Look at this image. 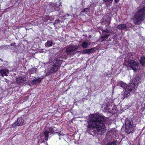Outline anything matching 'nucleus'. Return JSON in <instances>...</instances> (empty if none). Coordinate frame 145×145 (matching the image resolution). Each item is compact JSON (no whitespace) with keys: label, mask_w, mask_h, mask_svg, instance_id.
I'll return each instance as SVG.
<instances>
[{"label":"nucleus","mask_w":145,"mask_h":145,"mask_svg":"<svg viewBox=\"0 0 145 145\" xmlns=\"http://www.w3.org/2000/svg\"><path fill=\"white\" fill-rule=\"evenodd\" d=\"M108 118L101 114L93 116L91 119V121L88 125V128H93L94 132L102 135L106 130L105 124Z\"/></svg>","instance_id":"nucleus-1"},{"label":"nucleus","mask_w":145,"mask_h":145,"mask_svg":"<svg viewBox=\"0 0 145 145\" xmlns=\"http://www.w3.org/2000/svg\"><path fill=\"white\" fill-rule=\"evenodd\" d=\"M145 19V6L139 9L134 16L133 21L136 25H140Z\"/></svg>","instance_id":"nucleus-2"},{"label":"nucleus","mask_w":145,"mask_h":145,"mask_svg":"<svg viewBox=\"0 0 145 145\" xmlns=\"http://www.w3.org/2000/svg\"><path fill=\"white\" fill-rule=\"evenodd\" d=\"M123 65L128 67H129L135 72L137 71L140 69V66L139 63L133 60L128 59L127 58L125 59Z\"/></svg>","instance_id":"nucleus-3"},{"label":"nucleus","mask_w":145,"mask_h":145,"mask_svg":"<svg viewBox=\"0 0 145 145\" xmlns=\"http://www.w3.org/2000/svg\"><path fill=\"white\" fill-rule=\"evenodd\" d=\"M61 61L58 59L54 60L51 64L48 66V74H50L56 72L58 68L61 63Z\"/></svg>","instance_id":"nucleus-4"},{"label":"nucleus","mask_w":145,"mask_h":145,"mask_svg":"<svg viewBox=\"0 0 145 145\" xmlns=\"http://www.w3.org/2000/svg\"><path fill=\"white\" fill-rule=\"evenodd\" d=\"M137 88V85L134 83H130L125 88L123 99H124L130 95V92L136 90Z\"/></svg>","instance_id":"nucleus-5"},{"label":"nucleus","mask_w":145,"mask_h":145,"mask_svg":"<svg viewBox=\"0 0 145 145\" xmlns=\"http://www.w3.org/2000/svg\"><path fill=\"white\" fill-rule=\"evenodd\" d=\"M125 124L126 133L128 134L132 133L134 130V125L132 119H126Z\"/></svg>","instance_id":"nucleus-6"},{"label":"nucleus","mask_w":145,"mask_h":145,"mask_svg":"<svg viewBox=\"0 0 145 145\" xmlns=\"http://www.w3.org/2000/svg\"><path fill=\"white\" fill-rule=\"evenodd\" d=\"M79 48L78 46H77L71 45L68 46L66 49L65 52L67 55L72 54L73 55L76 53L79 52L77 51L78 50Z\"/></svg>","instance_id":"nucleus-7"},{"label":"nucleus","mask_w":145,"mask_h":145,"mask_svg":"<svg viewBox=\"0 0 145 145\" xmlns=\"http://www.w3.org/2000/svg\"><path fill=\"white\" fill-rule=\"evenodd\" d=\"M110 17H106L102 18V22L101 24H107V25H106V30H103V31L107 33H110L111 30L110 29V27H109V25L110 23Z\"/></svg>","instance_id":"nucleus-8"},{"label":"nucleus","mask_w":145,"mask_h":145,"mask_svg":"<svg viewBox=\"0 0 145 145\" xmlns=\"http://www.w3.org/2000/svg\"><path fill=\"white\" fill-rule=\"evenodd\" d=\"M24 120L22 117L18 118L17 121L11 125V127L15 128L17 126H22L24 125Z\"/></svg>","instance_id":"nucleus-9"},{"label":"nucleus","mask_w":145,"mask_h":145,"mask_svg":"<svg viewBox=\"0 0 145 145\" xmlns=\"http://www.w3.org/2000/svg\"><path fill=\"white\" fill-rule=\"evenodd\" d=\"M9 73V71L7 69H2L0 67V76H7Z\"/></svg>","instance_id":"nucleus-10"},{"label":"nucleus","mask_w":145,"mask_h":145,"mask_svg":"<svg viewBox=\"0 0 145 145\" xmlns=\"http://www.w3.org/2000/svg\"><path fill=\"white\" fill-rule=\"evenodd\" d=\"M53 132L54 131L52 127H49L48 128V130L45 131L43 134L45 137V140H46L47 141L48 140V137L49 135V134L50 133H53Z\"/></svg>","instance_id":"nucleus-11"},{"label":"nucleus","mask_w":145,"mask_h":145,"mask_svg":"<svg viewBox=\"0 0 145 145\" xmlns=\"http://www.w3.org/2000/svg\"><path fill=\"white\" fill-rule=\"evenodd\" d=\"M44 77L39 78L38 79H33L32 81V84L33 85L37 84H39L41 81V80Z\"/></svg>","instance_id":"nucleus-12"},{"label":"nucleus","mask_w":145,"mask_h":145,"mask_svg":"<svg viewBox=\"0 0 145 145\" xmlns=\"http://www.w3.org/2000/svg\"><path fill=\"white\" fill-rule=\"evenodd\" d=\"M112 103H108L107 106V112H108L109 113L113 112V107Z\"/></svg>","instance_id":"nucleus-13"},{"label":"nucleus","mask_w":145,"mask_h":145,"mask_svg":"<svg viewBox=\"0 0 145 145\" xmlns=\"http://www.w3.org/2000/svg\"><path fill=\"white\" fill-rule=\"evenodd\" d=\"M95 51L94 48H91L89 49H86L83 50V53L85 54H89L91 53H93Z\"/></svg>","instance_id":"nucleus-14"},{"label":"nucleus","mask_w":145,"mask_h":145,"mask_svg":"<svg viewBox=\"0 0 145 145\" xmlns=\"http://www.w3.org/2000/svg\"><path fill=\"white\" fill-rule=\"evenodd\" d=\"M117 28L119 29L124 30L127 29V27L125 24H121L118 25Z\"/></svg>","instance_id":"nucleus-15"},{"label":"nucleus","mask_w":145,"mask_h":145,"mask_svg":"<svg viewBox=\"0 0 145 145\" xmlns=\"http://www.w3.org/2000/svg\"><path fill=\"white\" fill-rule=\"evenodd\" d=\"M139 62L142 67H145V57L143 56L140 57Z\"/></svg>","instance_id":"nucleus-16"},{"label":"nucleus","mask_w":145,"mask_h":145,"mask_svg":"<svg viewBox=\"0 0 145 145\" xmlns=\"http://www.w3.org/2000/svg\"><path fill=\"white\" fill-rule=\"evenodd\" d=\"M58 7V6L56 5V4H55L54 3H52L50 5L47 6V7H49L50 8V10H57L56 8L57 7Z\"/></svg>","instance_id":"nucleus-17"},{"label":"nucleus","mask_w":145,"mask_h":145,"mask_svg":"<svg viewBox=\"0 0 145 145\" xmlns=\"http://www.w3.org/2000/svg\"><path fill=\"white\" fill-rule=\"evenodd\" d=\"M25 81L24 78L21 76L19 77L16 79V82L18 84L23 83Z\"/></svg>","instance_id":"nucleus-18"},{"label":"nucleus","mask_w":145,"mask_h":145,"mask_svg":"<svg viewBox=\"0 0 145 145\" xmlns=\"http://www.w3.org/2000/svg\"><path fill=\"white\" fill-rule=\"evenodd\" d=\"M90 44V43L87 42L85 41H83L82 44H81V46L83 48H88V46Z\"/></svg>","instance_id":"nucleus-19"},{"label":"nucleus","mask_w":145,"mask_h":145,"mask_svg":"<svg viewBox=\"0 0 145 145\" xmlns=\"http://www.w3.org/2000/svg\"><path fill=\"white\" fill-rule=\"evenodd\" d=\"M38 142H39L42 143L44 141V138L43 136L42 135H40L38 136Z\"/></svg>","instance_id":"nucleus-20"},{"label":"nucleus","mask_w":145,"mask_h":145,"mask_svg":"<svg viewBox=\"0 0 145 145\" xmlns=\"http://www.w3.org/2000/svg\"><path fill=\"white\" fill-rule=\"evenodd\" d=\"M118 84L119 86H121V87L123 88L124 89H125L126 87L127 86H126V84L125 83H124L122 82H120Z\"/></svg>","instance_id":"nucleus-21"},{"label":"nucleus","mask_w":145,"mask_h":145,"mask_svg":"<svg viewBox=\"0 0 145 145\" xmlns=\"http://www.w3.org/2000/svg\"><path fill=\"white\" fill-rule=\"evenodd\" d=\"M53 42L50 40L48 41L45 44V45L46 47H50L52 46L53 45Z\"/></svg>","instance_id":"nucleus-22"},{"label":"nucleus","mask_w":145,"mask_h":145,"mask_svg":"<svg viewBox=\"0 0 145 145\" xmlns=\"http://www.w3.org/2000/svg\"><path fill=\"white\" fill-rule=\"evenodd\" d=\"M107 106L108 104L107 105L103 104L102 106V109L104 112H106L107 111Z\"/></svg>","instance_id":"nucleus-23"},{"label":"nucleus","mask_w":145,"mask_h":145,"mask_svg":"<svg viewBox=\"0 0 145 145\" xmlns=\"http://www.w3.org/2000/svg\"><path fill=\"white\" fill-rule=\"evenodd\" d=\"M135 80L136 82V83H134L135 84H136L137 85V84H138V83H140V78L138 76H136L135 78Z\"/></svg>","instance_id":"nucleus-24"},{"label":"nucleus","mask_w":145,"mask_h":145,"mask_svg":"<svg viewBox=\"0 0 145 145\" xmlns=\"http://www.w3.org/2000/svg\"><path fill=\"white\" fill-rule=\"evenodd\" d=\"M110 34H105L104 36H102L101 37V39L102 41H103L105 40L106 38H107L109 36Z\"/></svg>","instance_id":"nucleus-25"},{"label":"nucleus","mask_w":145,"mask_h":145,"mask_svg":"<svg viewBox=\"0 0 145 145\" xmlns=\"http://www.w3.org/2000/svg\"><path fill=\"white\" fill-rule=\"evenodd\" d=\"M107 145H117V144L116 142V141H114L108 143Z\"/></svg>","instance_id":"nucleus-26"},{"label":"nucleus","mask_w":145,"mask_h":145,"mask_svg":"<svg viewBox=\"0 0 145 145\" xmlns=\"http://www.w3.org/2000/svg\"><path fill=\"white\" fill-rule=\"evenodd\" d=\"M36 71V69L35 68H32L30 70L29 72L31 74L35 73Z\"/></svg>","instance_id":"nucleus-27"},{"label":"nucleus","mask_w":145,"mask_h":145,"mask_svg":"<svg viewBox=\"0 0 145 145\" xmlns=\"http://www.w3.org/2000/svg\"><path fill=\"white\" fill-rule=\"evenodd\" d=\"M61 22V21L59 19L56 20L54 22V25L55 24H57L60 23Z\"/></svg>","instance_id":"nucleus-28"},{"label":"nucleus","mask_w":145,"mask_h":145,"mask_svg":"<svg viewBox=\"0 0 145 145\" xmlns=\"http://www.w3.org/2000/svg\"><path fill=\"white\" fill-rule=\"evenodd\" d=\"M89 8H85L83 10H82L81 11V12H87L88 11H87V10H88Z\"/></svg>","instance_id":"nucleus-29"},{"label":"nucleus","mask_w":145,"mask_h":145,"mask_svg":"<svg viewBox=\"0 0 145 145\" xmlns=\"http://www.w3.org/2000/svg\"><path fill=\"white\" fill-rule=\"evenodd\" d=\"M113 0H103L105 2H110V1H112Z\"/></svg>","instance_id":"nucleus-30"},{"label":"nucleus","mask_w":145,"mask_h":145,"mask_svg":"<svg viewBox=\"0 0 145 145\" xmlns=\"http://www.w3.org/2000/svg\"><path fill=\"white\" fill-rule=\"evenodd\" d=\"M56 133L57 134V135L59 136H60L61 135H62L61 134H60L59 133Z\"/></svg>","instance_id":"nucleus-31"},{"label":"nucleus","mask_w":145,"mask_h":145,"mask_svg":"<svg viewBox=\"0 0 145 145\" xmlns=\"http://www.w3.org/2000/svg\"><path fill=\"white\" fill-rule=\"evenodd\" d=\"M114 1L116 3H117L120 0H114Z\"/></svg>","instance_id":"nucleus-32"},{"label":"nucleus","mask_w":145,"mask_h":145,"mask_svg":"<svg viewBox=\"0 0 145 145\" xmlns=\"http://www.w3.org/2000/svg\"><path fill=\"white\" fill-rule=\"evenodd\" d=\"M66 16H69V14H67L66 15H64V17H66Z\"/></svg>","instance_id":"nucleus-33"},{"label":"nucleus","mask_w":145,"mask_h":145,"mask_svg":"<svg viewBox=\"0 0 145 145\" xmlns=\"http://www.w3.org/2000/svg\"><path fill=\"white\" fill-rule=\"evenodd\" d=\"M1 61H3V60H2V59H1Z\"/></svg>","instance_id":"nucleus-34"},{"label":"nucleus","mask_w":145,"mask_h":145,"mask_svg":"<svg viewBox=\"0 0 145 145\" xmlns=\"http://www.w3.org/2000/svg\"><path fill=\"white\" fill-rule=\"evenodd\" d=\"M59 139L60 140V139H61L60 138H59Z\"/></svg>","instance_id":"nucleus-35"}]
</instances>
